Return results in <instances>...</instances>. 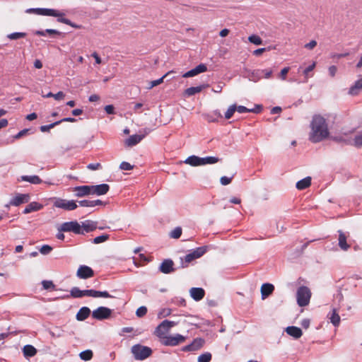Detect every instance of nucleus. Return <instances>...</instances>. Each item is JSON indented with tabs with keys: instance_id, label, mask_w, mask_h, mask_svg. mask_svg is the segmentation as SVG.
Wrapping results in <instances>:
<instances>
[{
	"instance_id": "4c0bfd02",
	"label": "nucleus",
	"mask_w": 362,
	"mask_h": 362,
	"mask_svg": "<svg viewBox=\"0 0 362 362\" xmlns=\"http://www.w3.org/2000/svg\"><path fill=\"white\" fill-rule=\"evenodd\" d=\"M212 358V355L210 352H204L199 355L197 358L198 362H210Z\"/></svg>"
},
{
	"instance_id": "79ce46f5",
	"label": "nucleus",
	"mask_w": 362,
	"mask_h": 362,
	"mask_svg": "<svg viewBox=\"0 0 362 362\" xmlns=\"http://www.w3.org/2000/svg\"><path fill=\"white\" fill-rule=\"evenodd\" d=\"M198 258L203 256L208 250L207 246H201L192 250Z\"/></svg>"
},
{
	"instance_id": "cd10ccee",
	"label": "nucleus",
	"mask_w": 362,
	"mask_h": 362,
	"mask_svg": "<svg viewBox=\"0 0 362 362\" xmlns=\"http://www.w3.org/2000/svg\"><path fill=\"white\" fill-rule=\"evenodd\" d=\"M362 89V78H360L354 82V83L349 88V94L351 95H356Z\"/></svg>"
},
{
	"instance_id": "2eb2a0df",
	"label": "nucleus",
	"mask_w": 362,
	"mask_h": 362,
	"mask_svg": "<svg viewBox=\"0 0 362 362\" xmlns=\"http://www.w3.org/2000/svg\"><path fill=\"white\" fill-rule=\"evenodd\" d=\"M33 132L32 131V129H30V128L23 129L21 130L20 132H18L16 134L11 136L6 140L2 141L1 144L4 145H8V144H12L15 141V140L20 139L21 138L25 136L26 134H33Z\"/></svg>"
},
{
	"instance_id": "864d4df0",
	"label": "nucleus",
	"mask_w": 362,
	"mask_h": 362,
	"mask_svg": "<svg viewBox=\"0 0 362 362\" xmlns=\"http://www.w3.org/2000/svg\"><path fill=\"white\" fill-rule=\"evenodd\" d=\"M119 168L122 170H131L134 168V165L128 162L123 161L120 163Z\"/></svg>"
},
{
	"instance_id": "2f4dec72",
	"label": "nucleus",
	"mask_w": 362,
	"mask_h": 362,
	"mask_svg": "<svg viewBox=\"0 0 362 362\" xmlns=\"http://www.w3.org/2000/svg\"><path fill=\"white\" fill-rule=\"evenodd\" d=\"M22 181L28 182L31 184L38 185L42 183V180L37 175H22L21 177Z\"/></svg>"
},
{
	"instance_id": "4d7b16f0",
	"label": "nucleus",
	"mask_w": 362,
	"mask_h": 362,
	"mask_svg": "<svg viewBox=\"0 0 362 362\" xmlns=\"http://www.w3.org/2000/svg\"><path fill=\"white\" fill-rule=\"evenodd\" d=\"M96 298H113L107 291H96Z\"/></svg>"
},
{
	"instance_id": "13d9d810",
	"label": "nucleus",
	"mask_w": 362,
	"mask_h": 362,
	"mask_svg": "<svg viewBox=\"0 0 362 362\" xmlns=\"http://www.w3.org/2000/svg\"><path fill=\"white\" fill-rule=\"evenodd\" d=\"M173 302L178 306H186V300L183 298H175Z\"/></svg>"
},
{
	"instance_id": "a211bd4d",
	"label": "nucleus",
	"mask_w": 362,
	"mask_h": 362,
	"mask_svg": "<svg viewBox=\"0 0 362 362\" xmlns=\"http://www.w3.org/2000/svg\"><path fill=\"white\" fill-rule=\"evenodd\" d=\"M34 34L38 36H45L47 34L49 35L51 37L61 36L62 37H64V33L59 31L56 29L52 28H47L44 30H37L34 32Z\"/></svg>"
},
{
	"instance_id": "c03bdc74",
	"label": "nucleus",
	"mask_w": 362,
	"mask_h": 362,
	"mask_svg": "<svg viewBox=\"0 0 362 362\" xmlns=\"http://www.w3.org/2000/svg\"><path fill=\"white\" fill-rule=\"evenodd\" d=\"M182 235V228L177 226L170 233V236L174 239H178Z\"/></svg>"
},
{
	"instance_id": "774afa93",
	"label": "nucleus",
	"mask_w": 362,
	"mask_h": 362,
	"mask_svg": "<svg viewBox=\"0 0 362 362\" xmlns=\"http://www.w3.org/2000/svg\"><path fill=\"white\" fill-rule=\"evenodd\" d=\"M236 111L239 113H247L249 112V108L243 105H237Z\"/></svg>"
},
{
	"instance_id": "393cba45",
	"label": "nucleus",
	"mask_w": 362,
	"mask_h": 362,
	"mask_svg": "<svg viewBox=\"0 0 362 362\" xmlns=\"http://www.w3.org/2000/svg\"><path fill=\"white\" fill-rule=\"evenodd\" d=\"M43 208V205L36 202H32L28 204L24 210L23 211V214H27L33 211H37Z\"/></svg>"
},
{
	"instance_id": "dca6fc26",
	"label": "nucleus",
	"mask_w": 362,
	"mask_h": 362,
	"mask_svg": "<svg viewBox=\"0 0 362 362\" xmlns=\"http://www.w3.org/2000/svg\"><path fill=\"white\" fill-rule=\"evenodd\" d=\"M30 199V197L29 194H17L10 200V204H12V206H18L22 204L28 203Z\"/></svg>"
},
{
	"instance_id": "052dcab7",
	"label": "nucleus",
	"mask_w": 362,
	"mask_h": 362,
	"mask_svg": "<svg viewBox=\"0 0 362 362\" xmlns=\"http://www.w3.org/2000/svg\"><path fill=\"white\" fill-rule=\"evenodd\" d=\"M83 296H90V297L96 298V290H94V289L83 290Z\"/></svg>"
},
{
	"instance_id": "09e8293b",
	"label": "nucleus",
	"mask_w": 362,
	"mask_h": 362,
	"mask_svg": "<svg viewBox=\"0 0 362 362\" xmlns=\"http://www.w3.org/2000/svg\"><path fill=\"white\" fill-rule=\"evenodd\" d=\"M57 125H58V122L56 121L54 122H52V123L47 124V125H42L40 127V129L42 132H47Z\"/></svg>"
},
{
	"instance_id": "6e6d98bb",
	"label": "nucleus",
	"mask_w": 362,
	"mask_h": 362,
	"mask_svg": "<svg viewBox=\"0 0 362 362\" xmlns=\"http://www.w3.org/2000/svg\"><path fill=\"white\" fill-rule=\"evenodd\" d=\"M78 205L82 207H93L92 200L83 199L78 201Z\"/></svg>"
},
{
	"instance_id": "7c9ffc66",
	"label": "nucleus",
	"mask_w": 362,
	"mask_h": 362,
	"mask_svg": "<svg viewBox=\"0 0 362 362\" xmlns=\"http://www.w3.org/2000/svg\"><path fill=\"white\" fill-rule=\"evenodd\" d=\"M339 246L343 250H347L350 245L346 243V236L341 231L339 230Z\"/></svg>"
},
{
	"instance_id": "c85d7f7f",
	"label": "nucleus",
	"mask_w": 362,
	"mask_h": 362,
	"mask_svg": "<svg viewBox=\"0 0 362 362\" xmlns=\"http://www.w3.org/2000/svg\"><path fill=\"white\" fill-rule=\"evenodd\" d=\"M23 353L25 358H30L37 354V349L31 344H26L23 348Z\"/></svg>"
},
{
	"instance_id": "423d86ee",
	"label": "nucleus",
	"mask_w": 362,
	"mask_h": 362,
	"mask_svg": "<svg viewBox=\"0 0 362 362\" xmlns=\"http://www.w3.org/2000/svg\"><path fill=\"white\" fill-rule=\"evenodd\" d=\"M54 206L66 211H73L78 207L77 202L75 200H66L58 198L54 203Z\"/></svg>"
},
{
	"instance_id": "ddd939ff",
	"label": "nucleus",
	"mask_w": 362,
	"mask_h": 362,
	"mask_svg": "<svg viewBox=\"0 0 362 362\" xmlns=\"http://www.w3.org/2000/svg\"><path fill=\"white\" fill-rule=\"evenodd\" d=\"M26 13H34L40 16H49V15H54V8H30L25 10Z\"/></svg>"
},
{
	"instance_id": "de8ad7c7",
	"label": "nucleus",
	"mask_w": 362,
	"mask_h": 362,
	"mask_svg": "<svg viewBox=\"0 0 362 362\" xmlns=\"http://www.w3.org/2000/svg\"><path fill=\"white\" fill-rule=\"evenodd\" d=\"M42 285L43 288L45 290L54 289L55 288V285L53 281L49 280H43L42 281Z\"/></svg>"
},
{
	"instance_id": "f704fd0d",
	"label": "nucleus",
	"mask_w": 362,
	"mask_h": 362,
	"mask_svg": "<svg viewBox=\"0 0 362 362\" xmlns=\"http://www.w3.org/2000/svg\"><path fill=\"white\" fill-rule=\"evenodd\" d=\"M93 353L90 349H86L79 354L80 358L85 361H90L93 358Z\"/></svg>"
},
{
	"instance_id": "0eeeda50",
	"label": "nucleus",
	"mask_w": 362,
	"mask_h": 362,
	"mask_svg": "<svg viewBox=\"0 0 362 362\" xmlns=\"http://www.w3.org/2000/svg\"><path fill=\"white\" fill-rule=\"evenodd\" d=\"M186 337L176 334L174 336L168 335L163 337L162 344L165 346H175L186 340Z\"/></svg>"
},
{
	"instance_id": "4be33fe9",
	"label": "nucleus",
	"mask_w": 362,
	"mask_h": 362,
	"mask_svg": "<svg viewBox=\"0 0 362 362\" xmlns=\"http://www.w3.org/2000/svg\"><path fill=\"white\" fill-rule=\"evenodd\" d=\"M287 334L296 339H299L303 335L301 329L296 326H288L285 329Z\"/></svg>"
},
{
	"instance_id": "9b49d317",
	"label": "nucleus",
	"mask_w": 362,
	"mask_h": 362,
	"mask_svg": "<svg viewBox=\"0 0 362 362\" xmlns=\"http://www.w3.org/2000/svg\"><path fill=\"white\" fill-rule=\"evenodd\" d=\"M175 325H176L175 322L165 320L157 326L155 332L158 337H161L163 334L168 332V330Z\"/></svg>"
},
{
	"instance_id": "f257e3e1",
	"label": "nucleus",
	"mask_w": 362,
	"mask_h": 362,
	"mask_svg": "<svg viewBox=\"0 0 362 362\" xmlns=\"http://www.w3.org/2000/svg\"><path fill=\"white\" fill-rule=\"evenodd\" d=\"M310 127L311 131L309 134V140L313 144L325 140L329 135L326 119L320 115L313 116Z\"/></svg>"
},
{
	"instance_id": "4468645a",
	"label": "nucleus",
	"mask_w": 362,
	"mask_h": 362,
	"mask_svg": "<svg viewBox=\"0 0 362 362\" xmlns=\"http://www.w3.org/2000/svg\"><path fill=\"white\" fill-rule=\"evenodd\" d=\"M207 71V66L204 64H199L194 68L187 71L183 75V78H190Z\"/></svg>"
},
{
	"instance_id": "a878e982",
	"label": "nucleus",
	"mask_w": 362,
	"mask_h": 362,
	"mask_svg": "<svg viewBox=\"0 0 362 362\" xmlns=\"http://www.w3.org/2000/svg\"><path fill=\"white\" fill-rule=\"evenodd\" d=\"M90 313L89 308L83 306L76 313V318L78 321H83L89 317Z\"/></svg>"
},
{
	"instance_id": "49530a36",
	"label": "nucleus",
	"mask_w": 362,
	"mask_h": 362,
	"mask_svg": "<svg viewBox=\"0 0 362 362\" xmlns=\"http://www.w3.org/2000/svg\"><path fill=\"white\" fill-rule=\"evenodd\" d=\"M170 74V72H168L166 73L165 74H164L162 77L156 79V80H154V81H151V84H150V86H149V88H152L160 83H162L163 82V79Z\"/></svg>"
},
{
	"instance_id": "bb28decb",
	"label": "nucleus",
	"mask_w": 362,
	"mask_h": 362,
	"mask_svg": "<svg viewBox=\"0 0 362 362\" xmlns=\"http://www.w3.org/2000/svg\"><path fill=\"white\" fill-rule=\"evenodd\" d=\"M311 177L308 176L298 181L296 184V187L298 190H303L309 187L311 185Z\"/></svg>"
},
{
	"instance_id": "412c9836",
	"label": "nucleus",
	"mask_w": 362,
	"mask_h": 362,
	"mask_svg": "<svg viewBox=\"0 0 362 362\" xmlns=\"http://www.w3.org/2000/svg\"><path fill=\"white\" fill-rule=\"evenodd\" d=\"M196 259H198V257H197L195 252L193 250H191L190 252L186 255L185 257H180L181 267H187L188 264Z\"/></svg>"
},
{
	"instance_id": "f8f14e48",
	"label": "nucleus",
	"mask_w": 362,
	"mask_h": 362,
	"mask_svg": "<svg viewBox=\"0 0 362 362\" xmlns=\"http://www.w3.org/2000/svg\"><path fill=\"white\" fill-rule=\"evenodd\" d=\"M93 276L94 271L87 265H80L76 272V276L81 279H87Z\"/></svg>"
},
{
	"instance_id": "f03ea898",
	"label": "nucleus",
	"mask_w": 362,
	"mask_h": 362,
	"mask_svg": "<svg viewBox=\"0 0 362 362\" xmlns=\"http://www.w3.org/2000/svg\"><path fill=\"white\" fill-rule=\"evenodd\" d=\"M109 190L110 185L105 183L96 185L76 186L73 189V191L76 192L75 196L77 197H83L93 194L102 196L106 194Z\"/></svg>"
},
{
	"instance_id": "5fc2aeb1",
	"label": "nucleus",
	"mask_w": 362,
	"mask_h": 362,
	"mask_svg": "<svg viewBox=\"0 0 362 362\" xmlns=\"http://www.w3.org/2000/svg\"><path fill=\"white\" fill-rule=\"evenodd\" d=\"M233 176L234 175H232L231 177L222 176L220 179L221 184L224 186L229 185L231 182Z\"/></svg>"
},
{
	"instance_id": "6ab92c4d",
	"label": "nucleus",
	"mask_w": 362,
	"mask_h": 362,
	"mask_svg": "<svg viewBox=\"0 0 362 362\" xmlns=\"http://www.w3.org/2000/svg\"><path fill=\"white\" fill-rule=\"evenodd\" d=\"M274 291V286L270 283H264L260 288L261 298L262 300L268 298Z\"/></svg>"
},
{
	"instance_id": "39448f33",
	"label": "nucleus",
	"mask_w": 362,
	"mask_h": 362,
	"mask_svg": "<svg viewBox=\"0 0 362 362\" xmlns=\"http://www.w3.org/2000/svg\"><path fill=\"white\" fill-rule=\"evenodd\" d=\"M60 230L65 232H72L76 235H82L81 225L77 221H71L63 223L60 226Z\"/></svg>"
},
{
	"instance_id": "680f3d73",
	"label": "nucleus",
	"mask_w": 362,
	"mask_h": 362,
	"mask_svg": "<svg viewBox=\"0 0 362 362\" xmlns=\"http://www.w3.org/2000/svg\"><path fill=\"white\" fill-rule=\"evenodd\" d=\"M62 23H64L66 25H70L71 27H72L74 28L78 29V28H81V25L76 24V23H74V22H72L71 21H70L69 19V20H62Z\"/></svg>"
},
{
	"instance_id": "20e7f679",
	"label": "nucleus",
	"mask_w": 362,
	"mask_h": 362,
	"mask_svg": "<svg viewBox=\"0 0 362 362\" xmlns=\"http://www.w3.org/2000/svg\"><path fill=\"white\" fill-rule=\"evenodd\" d=\"M311 298V291L308 287L305 286H300L296 293L297 304L300 307H305L310 303Z\"/></svg>"
},
{
	"instance_id": "473e14b6",
	"label": "nucleus",
	"mask_w": 362,
	"mask_h": 362,
	"mask_svg": "<svg viewBox=\"0 0 362 362\" xmlns=\"http://www.w3.org/2000/svg\"><path fill=\"white\" fill-rule=\"evenodd\" d=\"M329 315L331 323L334 327H338L340 324V317L337 313V310L335 308H333L332 313L329 314Z\"/></svg>"
},
{
	"instance_id": "8fccbe9b",
	"label": "nucleus",
	"mask_w": 362,
	"mask_h": 362,
	"mask_svg": "<svg viewBox=\"0 0 362 362\" xmlns=\"http://www.w3.org/2000/svg\"><path fill=\"white\" fill-rule=\"evenodd\" d=\"M354 146L360 148L362 147V134H359L355 136L354 139Z\"/></svg>"
},
{
	"instance_id": "338daca9",
	"label": "nucleus",
	"mask_w": 362,
	"mask_h": 362,
	"mask_svg": "<svg viewBox=\"0 0 362 362\" xmlns=\"http://www.w3.org/2000/svg\"><path fill=\"white\" fill-rule=\"evenodd\" d=\"M315 67V63L313 62L312 64L309 65L308 67H306L304 71H303V74L305 76H308V74L312 71L314 68Z\"/></svg>"
},
{
	"instance_id": "58836bf2",
	"label": "nucleus",
	"mask_w": 362,
	"mask_h": 362,
	"mask_svg": "<svg viewBox=\"0 0 362 362\" xmlns=\"http://www.w3.org/2000/svg\"><path fill=\"white\" fill-rule=\"evenodd\" d=\"M248 40L250 43H252L255 45H260L262 44L263 41L262 38L255 34H252L248 37Z\"/></svg>"
},
{
	"instance_id": "c9c22d12",
	"label": "nucleus",
	"mask_w": 362,
	"mask_h": 362,
	"mask_svg": "<svg viewBox=\"0 0 362 362\" xmlns=\"http://www.w3.org/2000/svg\"><path fill=\"white\" fill-rule=\"evenodd\" d=\"M27 35L26 33L24 32H14L7 35V38L11 40H16L20 38H23Z\"/></svg>"
},
{
	"instance_id": "72a5a7b5",
	"label": "nucleus",
	"mask_w": 362,
	"mask_h": 362,
	"mask_svg": "<svg viewBox=\"0 0 362 362\" xmlns=\"http://www.w3.org/2000/svg\"><path fill=\"white\" fill-rule=\"evenodd\" d=\"M200 159L201 165L214 164L219 160V158L216 156L200 157Z\"/></svg>"
},
{
	"instance_id": "7ed1b4c3",
	"label": "nucleus",
	"mask_w": 362,
	"mask_h": 362,
	"mask_svg": "<svg viewBox=\"0 0 362 362\" xmlns=\"http://www.w3.org/2000/svg\"><path fill=\"white\" fill-rule=\"evenodd\" d=\"M131 351L134 358L138 361L147 358L153 352L150 347L139 344L132 346Z\"/></svg>"
},
{
	"instance_id": "a19ab883",
	"label": "nucleus",
	"mask_w": 362,
	"mask_h": 362,
	"mask_svg": "<svg viewBox=\"0 0 362 362\" xmlns=\"http://www.w3.org/2000/svg\"><path fill=\"white\" fill-rule=\"evenodd\" d=\"M110 235L108 234H102L99 236L95 237L93 239L92 243L93 244H100L102 243L105 242L106 240H109Z\"/></svg>"
},
{
	"instance_id": "3c124183",
	"label": "nucleus",
	"mask_w": 362,
	"mask_h": 362,
	"mask_svg": "<svg viewBox=\"0 0 362 362\" xmlns=\"http://www.w3.org/2000/svg\"><path fill=\"white\" fill-rule=\"evenodd\" d=\"M52 250V247L49 245H43L39 250L40 252L44 255L49 254Z\"/></svg>"
},
{
	"instance_id": "a18cd8bd",
	"label": "nucleus",
	"mask_w": 362,
	"mask_h": 362,
	"mask_svg": "<svg viewBox=\"0 0 362 362\" xmlns=\"http://www.w3.org/2000/svg\"><path fill=\"white\" fill-rule=\"evenodd\" d=\"M55 14L54 15H49V16L57 17V21L59 23H62V20H69L66 18H64L65 13L63 12H61L59 10L54 9Z\"/></svg>"
},
{
	"instance_id": "9d476101",
	"label": "nucleus",
	"mask_w": 362,
	"mask_h": 362,
	"mask_svg": "<svg viewBox=\"0 0 362 362\" xmlns=\"http://www.w3.org/2000/svg\"><path fill=\"white\" fill-rule=\"evenodd\" d=\"M175 270L174 262L170 258L163 259L158 267V271L165 274H171Z\"/></svg>"
},
{
	"instance_id": "f3484780",
	"label": "nucleus",
	"mask_w": 362,
	"mask_h": 362,
	"mask_svg": "<svg viewBox=\"0 0 362 362\" xmlns=\"http://www.w3.org/2000/svg\"><path fill=\"white\" fill-rule=\"evenodd\" d=\"M98 228V222L92 220H86L81 222V230H82L83 234L84 235L86 233H90L95 230Z\"/></svg>"
},
{
	"instance_id": "6e6552de",
	"label": "nucleus",
	"mask_w": 362,
	"mask_h": 362,
	"mask_svg": "<svg viewBox=\"0 0 362 362\" xmlns=\"http://www.w3.org/2000/svg\"><path fill=\"white\" fill-rule=\"evenodd\" d=\"M112 310L105 306H100L92 312V317L98 320H103L110 317Z\"/></svg>"
},
{
	"instance_id": "aec40b11",
	"label": "nucleus",
	"mask_w": 362,
	"mask_h": 362,
	"mask_svg": "<svg viewBox=\"0 0 362 362\" xmlns=\"http://www.w3.org/2000/svg\"><path fill=\"white\" fill-rule=\"evenodd\" d=\"M190 296L195 301H199L205 296V291L204 288L200 287H193L189 290Z\"/></svg>"
},
{
	"instance_id": "e2e57ef3",
	"label": "nucleus",
	"mask_w": 362,
	"mask_h": 362,
	"mask_svg": "<svg viewBox=\"0 0 362 362\" xmlns=\"http://www.w3.org/2000/svg\"><path fill=\"white\" fill-rule=\"evenodd\" d=\"M262 105H255V107L249 108V112L258 114L262 111Z\"/></svg>"
},
{
	"instance_id": "c756f323",
	"label": "nucleus",
	"mask_w": 362,
	"mask_h": 362,
	"mask_svg": "<svg viewBox=\"0 0 362 362\" xmlns=\"http://www.w3.org/2000/svg\"><path fill=\"white\" fill-rule=\"evenodd\" d=\"M200 160V157L195 155H192L188 156L185 160L184 163L193 167L201 166Z\"/></svg>"
},
{
	"instance_id": "e433bc0d",
	"label": "nucleus",
	"mask_w": 362,
	"mask_h": 362,
	"mask_svg": "<svg viewBox=\"0 0 362 362\" xmlns=\"http://www.w3.org/2000/svg\"><path fill=\"white\" fill-rule=\"evenodd\" d=\"M70 295L75 298H82L83 297V290H81L78 287H73L70 291Z\"/></svg>"
},
{
	"instance_id": "603ef678",
	"label": "nucleus",
	"mask_w": 362,
	"mask_h": 362,
	"mask_svg": "<svg viewBox=\"0 0 362 362\" xmlns=\"http://www.w3.org/2000/svg\"><path fill=\"white\" fill-rule=\"evenodd\" d=\"M147 308L144 305L140 306L136 311V315L139 317H144L147 313Z\"/></svg>"
},
{
	"instance_id": "ea45409f",
	"label": "nucleus",
	"mask_w": 362,
	"mask_h": 362,
	"mask_svg": "<svg viewBox=\"0 0 362 362\" xmlns=\"http://www.w3.org/2000/svg\"><path fill=\"white\" fill-rule=\"evenodd\" d=\"M236 109H237L236 104L230 105L228 107V110H226V112H225V115H224L225 118L226 119H230L233 117L234 112L236 111Z\"/></svg>"
},
{
	"instance_id": "69168bd1",
	"label": "nucleus",
	"mask_w": 362,
	"mask_h": 362,
	"mask_svg": "<svg viewBox=\"0 0 362 362\" xmlns=\"http://www.w3.org/2000/svg\"><path fill=\"white\" fill-rule=\"evenodd\" d=\"M105 111L108 115H113L115 113V107L112 105H107L105 106Z\"/></svg>"
},
{
	"instance_id": "5701e85b",
	"label": "nucleus",
	"mask_w": 362,
	"mask_h": 362,
	"mask_svg": "<svg viewBox=\"0 0 362 362\" xmlns=\"http://www.w3.org/2000/svg\"><path fill=\"white\" fill-rule=\"evenodd\" d=\"M144 135L143 134H133L131 135L129 138L125 140V145L127 146H134L138 144L144 138Z\"/></svg>"
},
{
	"instance_id": "1a4fd4ad",
	"label": "nucleus",
	"mask_w": 362,
	"mask_h": 362,
	"mask_svg": "<svg viewBox=\"0 0 362 362\" xmlns=\"http://www.w3.org/2000/svg\"><path fill=\"white\" fill-rule=\"evenodd\" d=\"M205 340L203 338L197 337L193 339V341L186 346L181 348L182 351L185 352H192L200 349L204 344Z\"/></svg>"
},
{
	"instance_id": "37998d69",
	"label": "nucleus",
	"mask_w": 362,
	"mask_h": 362,
	"mask_svg": "<svg viewBox=\"0 0 362 362\" xmlns=\"http://www.w3.org/2000/svg\"><path fill=\"white\" fill-rule=\"evenodd\" d=\"M198 258L203 256L208 250L207 246H201L192 250Z\"/></svg>"
},
{
	"instance_id": "bf43d9fd",
	"label": "nucleus",
	"mask_w": 362,
	"mask_h": 362,
	"mask_svg": "<svg viewBox=\"0 0 362 362\" xmlns=\"http://www.w3.org/2000/svg\"><path fill=\"white\" fill-rule=\"evenodd\" d=\"M87 168L90 170H96L102 168V165L100 163H89L87 165Z\"/></svg>"
},
{
	"instance_id": "b1692460",
	"label": "nucleus",
	"mask_w": 362,
	"mask_h": 362,
	"mask_svg": "<svg viewBox=\"0 0 362 362\" xmlns=\"http://www.w3.org/2000/svg\"><path fill=\"white\" fill-rule=\"evenodd\" d=\"M208 86H209V84H202L198 86H195V87L192 86V87L187 88L185 90V95L188 96V97L192 96L198 93H200L202 90H204V88H206Z\"/></svg>"
},
{
	"instance_id": "0e129e2a",
	"label": "nucleus",
	"mask_w": 362,
	"mask_h": 362,
	"mask_svg": "<svg viewBox=\"0 0 362 362\" xmlns=\"http://www.w3.org/2000/svg\"><path fill=\"white\" fill-rule=\"evenodd\" d=\"M290 68L288 66L287 67H284L281 70V72L279 74V77L282 79V80H285L286 78V75L289 71Z\"/></svg>"
}]
</instances>
